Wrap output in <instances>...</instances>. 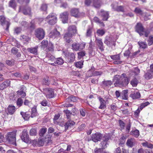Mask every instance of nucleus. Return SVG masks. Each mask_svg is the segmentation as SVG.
I'll use <instances>...</instances> for the list:
<instances>
[{
  "label": "nucleus",
  "mask_w": 153,
  "mask_h": 153,
  "mask_svg": "<svg viewBox=\"0 0 153 153\" xmlns=\"http://www.w3.org/2000/svg\"><path fill=\"white\" fill-rule=\"evenodd\" d=\"M113 80L115 86L122 87L126 86L128 83L129 80L125 73L121 75H117L114 76Z\"/></svg>",
  "instance_id": "nucleus-1"
},
{
  "label": "nucleus",
  "mask_w": 153,
  "mask_h": 153,
  "mask_svg": "<svg viewBox=\"0 0 153 153\" xmlns=\"http://www.w3.org/2000/svg\"><path fill=\"white\" fill-rule=\"evenodd\" d=\"M17 131H14L7 132L5 135L7 141L10 144L16 145V136Z\"/></svg>",
  "instance_id": "nucleus-2"
},
{
  "label": "nucleus",
  "mask_w": 153,
  "mask_h": 153,
  "mask_svg": "<svg viewBox=\"0 0 153 153\" xmlns=\"http://www.w3.org/2000/svg\"><path fill=\"white\" fill-rule=\"evenodd\" d=\"M136 30L140 36L146 37H147L149 33L148 30L144 29L142 24L140 23L137 24L136 26Z\"/></svg>",
  "instance_id": "nucleus-3"
},
{
  "label": "nucleus",
  "mask_w": 153,
  "mask_h": 153,
  "mask_svg": "<svg viewBox=\"0 0 153 153\" xmlns=\"http://www.w3.org/2000/svg\"><path fill=\"white\" fill-rule=\"evenodd\" d=\"M85 43H74L71 45L72 48L76 51H80L85 48Z\"/></svg>",
  "instance_id": "nucleus-4"
},
{
  "label": "nucleus",
  "mask_w": 153,
  "mask_h": 153,
  "mask_svg": "<svg viewBox=\"0 0 153 153\" xmlns=\"http://www.w3.org/2000/svg\"><path fill=\"white\" fill-rule=\"evenodd\" d=\"M110 139V137L108 135H104L102 137V141L100 145L102 149H105L107 147L108 144V140Z\"/></svg>",
  "instance_id": "nucleus-5"
},
{
  "label": "nucleus",
  "mask_w": 153,
  "mask_h": 153,
  "mask_svg": "<svg viewBox=\"0 0 153 153\" xmlns=\"http://www.w3.org/2000/svg\"><path fill=\"white\" fill-rule=\"evenodd\" d=\"M35 32L36 37L39 40H41L44 38L45 33L43 29L38 28L35 30Z\"/></svg>",
  "instance_id": "nucleus-6"
},
{
  "label": "nucleus",
  "mask_w": 153,
  "mask_h": 153,
  "mask_svg": "<svg viewBox=\"0 0 153 153\" xmlns=\"http://www.w3.org/2000/svg\"><path fill=\"white\" fill-rule=\"evenodd\" d=\"M43 92L48 98H52L54 96L53 90L51 88H46L44 89L43 90Z\"/></svg>",
  "instance_id": "nucleus-7"
},
{
  "label": "nucleus",
  "mask_w": 153,
  "mask_h": 153,
  "mask_svg": "<svg viewBox=\"0 0 153 153\" xmlns=\"http://www.w3.org/2000/svg\"><path fill=\"white\" fill-rule=\"evenodd\" d=\"M50 18H52V20H48V23L49 24L53 25L56 22L57 17L55 14L53 13L50 14L47 17V19Z\"/></svg>",
  "instance_id": "nucleus-8"
},
{
  "label": "nucleus",
  "mask_w": 153,
  "mask_h": 153,
  "mask_svg": "<svg viewBox=\"0 0 153 153\" xmlns=\"http://www.w3.org/2000/svg\"><path fill=\"white\" fill-rule=\"evenodd\" d=\"M49 35L50 38L53 39H58L60 37V33L56 30H54L51 32Z\"/></svg>",
  "instance_id": "nucleus-9"
},
{
  "label": "nucleus",
  "mask_w": 153,
  "mask_h": 153,
  "mask_svg": "<svg viewBox=\"0 0 153 153\" xmlns=\"http://www.w3.org/2000/svg\"><path fill=\"white\" fill-rule=\"evenodd\" d=\"M102 137V135L100 133H96L92 134L91 139L92 141L95 142H97L100 141Z\"/></svg>",
  "instance_id": "nucleus-10"
},
{
  "label": "nucleus",
  "mask_w": 153,
  "mask_h": 153,
  "mask_svg": "<svg viewBox=\"0 0 153 153\" xmlns=\"http://www.w3.org/2000/svg\"><path fill=\"white\" fill-rule=\"evenodd\" d=\"M22 140L25 143H28L30 142L29 135L26 131H23L21 137Z\"/></svg>",
  "instance_id": "nucleus-11"
},
{
  "label": "nucleus",
  "mask_w": 153,
  "mask_h": 153,
  "mask_svg": "<svg viewBox=\"0 0 153 153\" xmlns=\"http://www.w3.org/2000/svg\"><path fill=\"white\" fill-rule=\"evenodd\" d=\"M67 32L73 36H74L76 33L77 30L75 26L73 25L70 26L68 29Z\"/></svg>",
  "instance_id": "nucleus-12"
},
{
  "label": "nucleus",
  "mask_w": 153,
  "mask_h": 153,
  "mask_svg": "<svg viewBox=\"0 0 153 153\" xmlns=\"http://www.w3.org/2000/svg\"><path fill=\"white\" fill-rule=\"evenodd\" d=\"M0 21L2 25L4 26L6 25V30H8L10 24L8 21L5 20V18L4 16H0Z\"/></svg>",
  "instance_id": "nucleus-13"
},
{
  "label": "nucleus",
  "mask_w": 153,
  "mask_h": 153,
  "mask_svg": "<svg viewBox=\"0 0 153 153\" xmlns=\"http://www.w3.org/2000/svg\"><path fill=\"white\" fill-rule=\"evenodd\" d=\"M73 36L67 32L64 34L63 39L66 43H69L72 41L71 38Z\"/></svg>",
  "instance_id": "nucleus-14"
},
{
  "label": "nucleus",
  "mask_w": 153,
  "mask_h": 153,
  "mask_svg": "<svg viewBox=\"0 0 153 153\" xmlns=\"http://www.w3.org/2000/svg\"><path fill=\"white\" fill-rule=\"evenodd\" d=\"M104 42L105 44L109 46L114 45L115 43V42L114 40L113 39L110 37L105 38Z\"/></svg>",
  "instance_id": "nucleus-15"
},
{
  "label": "nucleus",
  "mask_w": 153,
  "mask_h": 153,
  "mask_svg": "<svg viewBox=\"0 0 153 153\" xmlns=\"http://www.w3.org/2000/svg\"><path fill=\"white\" fill-rule=\"evenodd\" d=\"M136 144V140L134 138H130L128 139L126 143L127 145L130 147H132L134 146Z\"/></svg>",
  "instance_id": "nucleus-16"
},
{
  "label": "nucleus",
  "mask_w": 153,
  "mask_h": 153,
  "mask_svg": "<svg viewBox=\"0 0 153 153\" xmlns=\"http://www.w3.org/2000/svg\"><path fill=\"white\" fill-rule=\"evenodd\" d=\"M68 13L67 12H65L60 14V17L62 19L64 23L67 22L68 18Z\"/></svg>",
  "instance_id": "nucleus-17"
},
{
  "label": "nucleus",
  "mask_w": 153,
  "mask_h": 153,
  "mask_svg": "<svg viewBox=\"0 0 153 153\" xmlns=\"http://www.w3.org/2000/svg\"><path fill=\"white\" fill-rule=\"evenodd\" d=\"M10 81L9 79L7 80L2 84H0V89L3 90L10 86Z\"/></svg>",
  "instance_id": "nucleus-18"
},
{
  "label": "nucleus",
  "mask_w": 153,
  "mask_h": 153,
  "mask_svg": "<svg viewBox=\"0 0 153 153\" xmlns=\"http://www.w3.org/2000/svg\"><path fill=\"white\" fill-rule=\"evenodd\" d=\"M100 102V106L99 108L101 109H104L106 107V102L105 100L102 97H99L98 98Z\"/></svg>",
  "instance_id": "nucleus-19"
},
{
  "label": "nucleus",
  "mask_w": 153,
  "mask_h": 153,
  "mask_svg": "<svg viewBox=\"0 0 153 153\" xmlns=\"http://www.w3.org/2000/svg\"><path fill=\"white\" fill-rule=\"evenodd\" d=\"M95 41L97 45L101 51H103L104 47L102 41V39L100 38H96Z\"/></svg>",
  "instance_id": "nucleus-20"
},
{
  "label": "nucleus",
  "mask_w": 153,
  "mask_h": 153,
  "mask_svg": "<svg viewBox=\"0 0 153 153\" xmlns=\"http://www.w3.org/2000/svg\"><path fill=\"white\" fill-rule=\"evenodd\" d=\"M109 13L108 12L101 10L100 13L103 20H107L108 18Z\"/></svg>",
  "instance_id": "nucleus-21"
},
{
  "label": "nucleus",
  "mask_w": 153,
  "mask_h": 153,
  "mask_svg": "<svg viewBox=\"0 0 153 153\" xmlns=\"http://www.w3.org/2000/svg\"><path fill=\"white\" fill-rule=\"evenodd\" d=\"M25 87L22 86L21 89L17 92V94L19 97L24 98L26 96L25 93L23 91Z\"/></svg>",
  "instance_id": "nucleus-22"
},
{
  "label": "nucleus",
  "mask_w": 153,
  "mask_h": 153,
  "mask_svg": "<svg viewBox=\"0 0 153 153\" xmlns=\"http://www.w3.org/2000/svg\"><path fill=\"white\" fill-rule=\"evenodd\" d=\"M75 123L71 120H69L65 124V131H66L69 128L74 125Z\"/></svg>",
  "instance_id": "nucleus-23"
},
{
  "label": "nucleus",
  "mask_w": 153,
  "mask_h": 153,
  "mask_svg": "<svg viewBox=\"0 0 153 153\" xmlns=\"http://www.w3.org/2000/svg\"><path fill=\"white\" fill-rule=\"evenodd\" d=\"M128 90H123L121 93L120 99L124 100H127L128 97Z\"/></svg>",
  "instance_id": "nucleus-24"
},
{
  "label": "nucleus",
  "mask_w": 153,
  "mask_h": 153,
  "mask_svg": "<svg viewBox=\"0 0 153 153\" xmlns=\"http://www.w3.org/2000/svg\"><path fill=\"white\" fill-rule=\"evenodd\" d=\"M71 15L76 17L79 16V11L76 8L72 9L71 11Z\"/></svg>",
  "instance_id": "nucleus-25"
},
{
  "label": "nucleus",
  "mask_w": 153,
  "mask_h": 153,
  "mask_svg": "<svg viewBox=\"0 0 153 153\" xmlns=\"http://www.w3.org/2000/svg\"><path fill=\"white\" fill-rule=\"evenodd\" d=\"M130 134L135 137H138L140 135L139 130L137 129H133L130 132Z\"/></svg>",
  "instance_id": "nucleus-26"
},
{
  "label": "nucleus",
  "mask_w": 153,
  "mask_h": 153,
  "mask_svg": "<svg viewBox=\"0 0 153 153\" xmlns=\"http://www.w3.org/2000/svg\"><path fill=\"white\" fill-rule=\"evenodd\" d=\"M38 48V46H37L34 48H28L27 50L28 51L30 52V53L36 55L37 54V49Z\"/></svg>",
  "instance_id": "nucleus-27"
},
{
  "label": "nucleus",
  "mask_w": 153,
  "mask_h": 153,
  "mask_svg": "<svg viewBox=\"0 0 153 153\" xmlns=\"http://www.w3.org/2000/svg\"><path fill=\"white\" fill-rule=\"evenodd\" d=\"M8 112L9 114H13L16 111V108L14 106L9 105L8 108Z\"/></svg>",
  "instance_id": "nucleus-28"
},
{
  "label": "nucleus",
  "mask_w": 153,
  "mask_h": 153,
  "mask_svg": "<svg viewBox=\"0 0 153 153\" xmlns=\"http://www.w3.org/2000/svg\"><path fill=\"white\" fill-rule=\"evenodd\" d=\"M130 97L133 99H138L140 97V94L139 92H135L131 94Z\"/></svg>",
  "instance_id": "nucleus-29"
},
{
  "label": "nucleus",
  "mask_w": 153,
  "mask_h": 153,
  "mask_svg": "<svg viewBox=\"0 0 153 153\" xmlns=\"http://www.w3.org/2000/svg\"><path fill=\"white\" fill-rule=\"evenodd\" d=\"M22 13L25 15H30L31 14L30 8L28 7H25L22 11Z\"/></svg>",
  "instance_id": "nucleus-30"
},
{
  "label": "nucleus",
  "mask_w": 153,
  "mask_h": 153,
  "mask_svg": "<svg viewBox=\"0 0 153 153\" xmlns=\"http://www.w3.org/2000/svg\"><path fill=\"white\" fill-rule=\"evenodd\" d=\"M20 39L24 43L27 42L30 40V39L28 36L24 35L21 36L20 37Z\"/></svg>",
  "instance_id": "nucleus-31"
},
{
  "label": "nucleus",
  "mask_w": 153,
  "mask_h": 153,
  "mask_svg": "<svg viewBox=\"0 0 153 153\" xmlns=\"http://www.w3.org/2000/svg\"><path fill=\"white\" fill-rule=\"evenodd\" d=\"M9 6L10 7L14 9H15L16 4L15 0H10L9 2Z\"/></svg>",
  "instance_id": "nucleus-32"
},
{
  "label": "nucleus",
  "mask_w": 153,
  "mask_h": 153,
  "mask_svg": "<svg viewBox=\"0 0 153 153\" xmlns=\"http://www.w3.org/2000/svg\"><path fill=\"white\" fill-rule=\"evenodd\" d=\"M138 44L140 48L145 49L147 47V45L146 42L140 41L138 42Z\"/></svg>",
  "instance_id": "nucleus-33"
},
{
  "label": "nucleus",
  "mask_w": 153,
  "mask_h": 153,
  "mask_svg": "<svg viewBox=\"0 0 153 153\" xmlns=\"http://www.w3.org/2000/svg\"><path fill=\"white\" fill-rule=\"evenodd\" d=\"M93 5L96 8H98L100 6V1L99 0H92Z\"/></svg>",
  "instance_id": "nucleus-34"
},
{
  "label": "nucleus",
  "mask_w": 153,
  "mask_h": 153,
  "mask_svg": "<svg viewBox=\"0 0 153 153\" xmlns=\"http://www.w3.org/2000/svg\"><path fill=\"white\" fill-rule=\"evenodd\" d=\"M48 44V41L47 40H43L41 42L40 46L41 48L44 49L45 48H46Z\"/></svg>",
  "instance_id": "nucleus-35"
},
{
  "label": "nucleus",
  "mask_w": 153,
  "mask_h": 153,
  "mask_svg": "<svg viewBox=\"0 0 153 153\" xmlns=\"http://www.w3.org/2000/svg\"><path fill=\"white\" fill-rule=\"evenodd\" d=\"M103 87H109L112 84V82L110 80L104 81L102 82Z\"/></svg>",
  "instance_id": "nucleus-36"
},
{
  "label": "nucleus",
  "mask_w": 153,
  "mask_h": 153,
  "mask_svg": "<svg viewBox=\"0 0 153 153\" xmlns=\"http://www.w3.org/2000/svg\"><path fill=\"white\" fill-rule=\"evenodd\" d=\"M68 58L69 59H70L69 61L70 62H73L75 59L74 54L72 53H68Z\"/></svg>",
  "instance_id": "nucleus-37"
},
{
  "label": "nucleus",
  "mask_w": 153,
  "mask_h": 153,
  "mask_svg": "<svg viewBox=\"0 0 153 153\" xmlns=\"http://www.w3.org/2000/svg\"><path fill=\"white\" fill-rule=\"evenodd\" d=\"M152 76V74L149 71V70L145 74V77L147 80L149 79H151Z\"/></svg>",
  "instance_id": "nucleus-38"
},
{
  "label": "nucleus",
  "mask_w": 153,
  "mask_h": 153,
  "mask_svg": "<svg viewBox=\"0 0 153 153\" xmlns=\"http://www.w3.org/2000/svg\"><path fill=\"white\" fill-rule=\"evenodd\" d=\"M20 114L23 118L25 120H28L30 117V115L26 113L22 112Z\"/></svg>",
  "instance_id": "nucleus-39"
},
{
  "label": "nucleus",
  "mask_w": 153,
  "mask_h": 153,
  "mask_svg": "<svg viewBox=\"0 0 153 153\" xmlns=\"http://www.w3.org/2000/svg\"><path fill=\"white\" fill-rule=\"evenodd\" d=\"M132 73L135 76L138 75L140 73V70L137 67L134 68L132 69Z\"/></svg>",
  "instance_id": "nucleus-40"
},
{
  "label": "nucleus",
  "mask_w": 153,
  "mask_h": 153,
  "mask_svg": "<svg viewBox=\"0 0 153 153\" xmlns=\"http://www.w3.org/2000/svg\"><path fill=\"white\" fill-rule=\"evenodd\" d=\"M54 63L59 65H61L64 62L62 59L59 58H57L56 61H54Z\"/></svg>",
  "instance_id": "nucleus-41"
},
{
  "label": "nucleus",
  "mask_w": 153,
  "mask_h": 153,
  "mask_svg": "<svg viewBox=\"0 0 153 153\" xmlns=\"http://www.w3.org/2000/svg\"><path fill=\"white\" fill-rule=\"evenodd\" d=\"M31 116L32 118H33L37 115V113L36 110L35 108H33L31 109Z\"/></svg>",
  "instance_id": "nucleus-42"
},
{
  "label": "nucleus",
  "mask_w": 153,
  "mask_h": 153,
  "mask_svg": "<svg viewBox=\"0 0 153 153\" xmlns=\"http://www.w3.org/2000/svg\"><path fill=\"white\" fill-rule=\"evenodd\" d=\"M23 102V100L21 98H19L16 101L17 105L18 107H19L22 105Z\"/></svg>",
  "instance_id": "nucleus-43"
},
{
  "label": "nucleus",
  "mask_w": 153,
  "mask_h": 153,
  "mask_svg": "<svg viewBox=\"0 0 153 153\" xmlns=\"http://www.w3.org/2000/svg\"><path fill=\"white\" fill-rule=\"evenodd\" d=\"M45 141L44 139L39 138L37 142V144L39 146H43L44 145Z\"/></svg>",
  "instance_id": "nucleus-44"
},
{
  "label": "nucleus",
  "mask_w": 153,
  "mask_h": 153,
  "mask_svg": "<svg viewBox=\"0 0 153 153\" xmlns=\"http://www.w3.org/2000/svg\"><path fill=\"white\" fill-rule=\"evenodd\" d=\"M75 66L77 68H82L83 65V62L82 61H79L75 63Z\"/></svg>",
  "instance_id": "nucleus-45"
},
{
  "label": "nucleus",
  "mask_w": 153,
  "mask_h": 153,
  "mask_svg": "<svg viewBox=\"0 0 153 153\" xmlns=\"http://www.w3.org/2000/svg\"><path fill=\"white\" fill-rule=\"evenodd\" d=\"M97 33L98 36H102L105 33V32L103 29H99L97 30Z\"/></svg>",
  "instance_id": "nucleus-46"
},
{
  "label": "nucleus",
  "mask_w": 153,
  "mask_h": 153,
  "mask_svg": "<svg viewBox=\"0 0 153 153\" xmlns=\"http://www.w3.org/2000/svg\"><path fill=\"white\" fill-rule=\"evenodd\" d=\"M112 7L114 10H116L118 12H123L124 10V7L122 6H118L116 8H114L112 6Z\"/></svg>",
  "instance_id": "nucleus-47"
},
{
  "label": "nucleus",
  "mask_w": 153,
  "mask_h": 153,
  "mask_svg": "<svg viewBox=\"0 0 153 153\" xmlns=\"http://www.w3.org/2000/svg\"><path fill=\"white\" fill-rule=\"evenodd\" d=\"M67 99L68 100V101L69 102L70 101H73L74 102H76L77 100V98L76 97L71 96L69 97H68Z\"/></svg>",
  "instance_id": "nucleus-48"
},
{
  "label": "nucleus",
  "mask_w": 153,
  "mask_h": 153,
  "mask_svg": "<svg viewBox=\"0 0 153 153\" xmlns=\"http://www.w3.org/2000/svg\"><path fill=\"white\" fill-rule=\"evenodd\" d=\"M134 12L136 14L139 15H142L143 14V11L139 7H136Z\"/></svg>",
  "instance_id": "nucleus-49"
},
{
  "label": "nucleus",
  "mask_w": 153,
  "mask_h": 153,
  "mask_svg": "<svg viewBox=\"0 0 153 153\" xmlns=\"http://www.w3.org/2000/svg\"><path fill=\"white\" fill-rule=\"evenodd\" d=\"M47 130V128H43L40 129L39 133V135L41 136H43L44 134L46 132Z\"/></svg>",
  "instance_id": "nucleus-50"
},
{
  "label": "nucleus",
  "mask_w": 153,
  "mask_h": 153,
  "mask_svg": "<svg viewBox=\"0 0 153 153\" xmlns=\"http://www.w3.org/2000/svg\"><path fill=\"white\" fill-rule=\"evenodd\" d=\"M138 83L137 80L136 78L134 79L131 81V84L133 87L136 86Z\"/></svg>",
  "instance_id": "nucleus-51"
},
{
  "label": "nucleus",
  "mask_w": 153,
  "mask_h": 153,
  "mask_svg": "<svg viewBox=\"0 0 153 153\" xmlns=\"http://www.w3.org/2000/svg\"><path fill=\"white\" fill-rule=\"evenodd\" d=\"M60 116V115L59 114L55 115L53 118V121L55 124H58V122L57 121V120L59 117Z\"/></svg>",
  "instance_id": "nucleus-52"
},
{
  "label": "nucleus",
  "mask_w": 153,
  "mask_h": 153,
  "mask_svg": "<svg viewBox=\"0 0 153 153\" xmlns=\"http://www.w3.org/2000/svg\"><path fill=\"white\" fill-rule=\"evenodd\" d=\"M42 83L43 84L45 85H48L50 83V81L48 77H46V78L43 79Z\"/></svg>",
  "instance_id": "nucleus-53"
},
{
  "label": "nucleus",
  "mask_w": 153,
  "mask_h": 153,
  "mask_svg": "<svg viewBox=\"0 0 153 153\" xmlns=\"http://www.w3.org/2000/svg\"><path fill=\"white\" fill-rule=\"evenodd\" d=\"M36 130L35 128H32L30 131V134L31 136L36 135Z\"/></svg>",
  "instance_id": "nucleus-54"
},
{
  "label": "nucleus",
  "mask_w": 153,
  "mask_h": 153,
  "mask_svg": "<svg viewBox=\"0 0 153 153\" xmlns=\"http://www.w3.org/2000/svg\"><path fill=\"white\" fill-rule=\"evenodd\" d=\"M94 21L96 22L99 24H101L103 26H104V24L101 22V21H100L98 18L97 17H95L94 18Z\"/></svg>",
  "instance_id": "nucleus-55"
},
{
  "label": "nucleus",
  "mask_w": 153,
  "mask_h": 153,
  "mask_svg": "<svg viewBox=\"0 0 153 153\" xmlns=\"http://www.w3.org/2000/svg\"><path fill=\"white\" fill-rule=\"evenodd\" d=\"M111 59L113 60H118L120 59V55L119 54L110 56Z\"/></svg>",
  "instance_id": "nucleus-56"
},
{
  "label": "nucleus",
  "mask_w": 153,
  "mask_h": 153,
  "mask_svg": "<svg viewBox=\"0 0 153 153\" xmlns=\"http://www.w3.org/2000/svg\"><path fill=\"white\" fill-rule=\"evenodd\" d=\"M148 45H152L153 43V37L152 36H150L148 40Z\"/></svg>",
  "instance_id": "nucleus-57"
},
{
  "label": "nucleus",
  "mask_w": 153,
  "mask_h": 153,
  "mask_svg": "<svg viewBox=\"0 0 153 153\" xmlns=\"http://www.w3.org/2000/svg\"><path fill=\"white\" fill-rule=\"evenodd\" d=\"M78 54V58L79 59H81L82 57L85 55V52L83 51L79 52Z\"/></svg>",
  "instance_id": "nucleus-58"
},
{
  "label": "nucleus",
  "mask_w": 153,
  "mask_h": 153,
  "mask_svg": "<svg viewBox=\"0 0 153 153\" xmlns=\"http://www.w3.org/2000/svg\"><path fill=\"white\" fill-rule=\"evenodd\" d=\"M119 125L121 128V129H124L125 127V123L123 121L121 120H119Z\"/></svg>",
  "instance_id": "nucleus-59"
},
{
  "label": "nucleus",
  "mask_w": 153,
  "mask_h": 153,
  "mask_svg": "<svg viewBox=\"0 0 153 153\" xmlns=\"http://www.w3.org/2000/svg\"><path fill=\"white\" fill-rule=\"evenodd\" d=\"M102 72L100 71H95L93 72L92 74L94 76H97L100 75H101Z\"/></svg>",
  "instance_id": "nucleus-60"
},
{
  "label": "nucleus",
  "mask_w": 153,
  "mask_h": 153,
  "mask_svg": "<svg viewBox=\"0 0 153 153\" xmlns=\"http://www.w3.org/2000/svg\"><path fill=\"white\" fill-rule=\"evenodd\" d=\"M86 112L85 110L84 109H80V114L83 117H84L85 115Z\"/></svg>",
  "instance_id": "nucleus-61"
},
{
  "label": "nucleus",
  "mask_w": 153,
  "mask_h": 153,
  "mask_svg": "<svg viewBox=\"0 0 153 153\" xmlns=\"http://www.w3.org/2000/svg\"><path fill=\"white\" fill-rule=\"evenodd\" d=\"M103 149L101 148H96L94 150V153H101V151Z\"/></svg>",
  "instance_id": "nucleus-62"
},
{
  "label": "nucleus",
  "mask_w": 153,
  "mask_h": 153,
  "mask_svg": "<svg viewBox=\"0 0 153 153\" xmlns=\"http://www.w3.org/2000/svg\"><path fill=\"white\" fill-rule=\"evenodd\" d=\"M47 5L45 4H43L41 6V9L42 10L45 11L47 10Z\"/></svg>",
  "instance_id": "nucleus-63"
},
{
  "label": "nucleus",
  "mask_w": 153,
  "mask_h": 153,
  "mask_svg": "<svg viewBox=\"0 0 153 153\" xmlns=\"http://www.w3.org/2000/svg\"><path fill=\"white\" fill-rule=\"evenodd\" d=\"M40 104L42 106H45L47 105L48 102L46 100H42L40 102Z\"/></svg>",
  "instance_id": "nucleus-64"
}]
</instances>
